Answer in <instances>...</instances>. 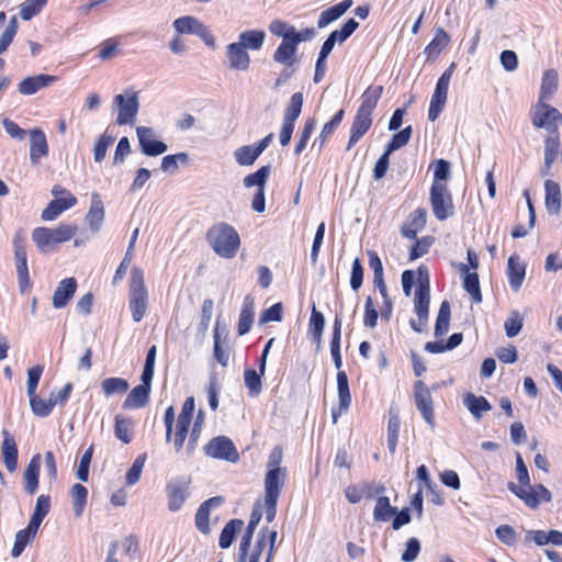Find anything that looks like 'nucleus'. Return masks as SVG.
Listing matches in <instances>:
<instances>
[{"instance_id": "41", "label": "nucleus", "mask_w": 562, "mask_h": 562, "mask_svg": "<svg viewBox=\"0 0 562 562\" xmlns=\"http://www.w3.org/2000/svg\"><path fill=\"white\" fill-rule=\"evenodd\" d=\"M134 422L120 415L115 416L114 435L124 442L130 443L133 440Z\"/></svg>"}, {"instance_id": "4", "label": "nucleus", "mask_w": 562, "mask_h": 562, "mask_svg": "<svg viewBox=\"0 0 562 562\" xmlns=\"http://www.w3.org/2000/svg\"><path fill=\"white\" fill-rule=\"evenodd\" d=\"M430 205L438 221H445L453 215L452 195L447 184L432 183L430 188Z\"/></svg>"}, {"instance_id": "33", "label": "nucleus", "mask_w": 562, "mask_h": 562, "mask_svg": "<svg viewBox=\"0 0 562 562\" xmlns=\"http://www.w3.org/2000/svg\"><path fill=\"white\" fill-rule=\"evenodd\" d=\"M463 403L465 407L469 409L471 415L476 419L480 420L483 416V413L488 412L492 409L491 404L484 396H477L473 393H468L464 396Z\"/></svg>"}, {"instance_id": "60", "label": "nucleus", "mask_w": 562, "mask_h": 562, "mask_svg": "<svg viewBox=\"0 0 562 562\" xmlns=\"http://www.w3.org/2000/svg\"><path fill=\"white\" fill-rule=\"evenodd\" d=\"M114 143V137L104 133L101 135L94 144L93 147V158L94 161L100 162L104 159L108 148Z\"/></svg>"}, {"instance_id": "20", "label": "nucleus", "mask_w": 562, "mask_h": 562, "mask_svg": "<svg viewBox=\"0 0 562 562\" xmlns=\"http://www.w3.org/2000/svg\"><path fill=\"white\" fill-rule=\"evenodd\" d=\"M226 54L232 69L245 71L249 68L250 56L238 43L229 44Z\"/></svg>"}, {"instance_id": "11", "label": "nucleus", "mask_w": 562, "mask_h": 562, "mask_svg": "<svg viewBox=\"0 0 562 562\" xmlns=\"http://www.w3.org/2000/svg\"><path fill=\"white\" fill-rule=\"evenodd\" d=\"M338 408H333L331 419L336 424L341 414H346L351 405V394L348 378L345 371L337 373Z\"/></svg>"}, {"instance_id": "14", "label": "nucleus", "mask_w": 562, "mask_h": 562, "mask_svg": "<svg viewBox=\"0 0 562 562\" xmlns=\"http://www.w3.org/2000/svg\"><path fill=\"white\" fill-rule=\"evenodd\" d=\"M1 445L2 461L9 472H14L18 467V447L14 437L7 430H2Z\"/></svg>"}, {"instance_id": "58", "label": "nucleus", "mask_w": 562, "mask_h": 562, "mask_svg": "<svg viewBox=\"0 0 562 562\" xmlns=\"http://www.w3.org/2000/svg\"><path fill=\"white\" fill-rule=\"evenodd\" d=\"M189 155L187 153H178L176 155H167L161 160V170L173 173L178 170L179 164H187Z\"/></svg>"}, {"instance_id": "50", "label": "nucleus", "mask_w": 562, "mask_h": 562, "mask_svg": "<svg viewBox=\"0 0 562 562\" xmlns=\"http://www.w3.org/2000/svg\"><path fill=\"white\" fill-rule=\"evenodd\" d=\"M302 106H303V93L295 92L291 97L290 103L288 104V106L285 109L283 122L295 126V121L301 114Z\"/></svg>"}, {"instance_id": "23", "label": "nucleus", "mask_w": 562, "mask_h": 562, "mask_svg": "<svg viewBox=\"0 0 562 562\" xmlns=\"http://www.w3.org/2000/svg\"><path fill=\"white\" fill-rule=\"evenodd\" d=\"M372 117L361 113H356L351 128L347 150H350L355 144L370 130Z\"/></svg>"}, {"instance_id": "31", "label": "nucleus", "mask_w": 562, "mask_h": 562, "mask_svg": "<svg viewBox=\"0 0 562 562\" xmlns=\"http://www.w3.org/2000/svg\"><path fill=\"white\" fill-rule=\"evenodd\" d=\"M41 470V457L35 454L24 471L25 491L33 495L38 487V474Z\"/></svg>"}, {"instance_id": "3", "label": "nucleus", "mask_w": 562, "mask_h": 562, "mask_svg": "<svg viewBox=\"0 0 562 562\" xmlns=\"http://www.w3.org/2000/svg\"><path fill=\"white\" fill-rule=\"evenodd\" d=\"M77 231L78 227L75 224H60L55 228L37 227L32 233V239L41 251H46L54 244L70 240Z\"/></svg>"}, {"instance_id": "30", "label": "nucleus", "mask_w": 562, "mask_h": 562, "mask_svg": "<svg viewBox=\"0 0 562 562\" xmlns=\"http://www.w3.org/2000/svg\"><path fill=\"white\" fill-rule=\"evenodd\" d=\"M150 390L143 385L135 386L126 396L122 407L124 409H137L145 407L149 402Z\"/></svg>"}, {"instance_id": "56", "label": "nucleus", "mask_w": 562, "mask_h": 562, "mask_svg": "<svg viewBox=\"0 0 562 562\" xmlns=\"http://www.w3.org/2000/svg\"><path fill=\"white\" fill-rule=\"evenodd\" d=\"M258 526V522L254 520L248 521V526L246 528L245 533L241 537V541L239 544V559L238 562H246V557L248 555V550L251 544V539L255 533V530Z\"/></svg>"}, {"instance_id": "13", "label": "nucleus", "mask_w": 562, "mask_h": 562, "mask_svg": "<svg viewBox=\"0 0 562 562\" xmlns=\"http://www.w3.org/2000/svg\"><path fill=\"white\" fill-rule=\"evenodd\" d=\"M286 470L267 471L265 476V499L278 501L284 486Z\"/></svg>"}, {"instance_id": "16", "label": "nucleus", "mask_w": 562, "mask_h": 562, "mask_svg": "<svg viewBox=\"0 0 562 562\" xmlns=\"http://www.w3.org/2000/svg\"><path fill=\"white\" fill-rule=\"evenodd\" d=\"M448 83H446V80H438L434 94L431 97L429 110H428V119L429 121L434 122L438 119L440 113L442 112L445 104L447 102V94L449 89Z\"/></svg>"}, {"instance_id": "49", "label": "nucleus", "mask_w": 562, "mask_h": 562, "mask_svg": "<svg viewBox=\"0 0 562 562\" xmlns=\"http://www.w3.org/2000/svg\"><path fill=\"white\" fill-rule=\"evenodd\" d=\"M50 510V497L48 495H40L36 499L34 513L30 519V524L40 528L43 519Z\"/></svg>"}, {"instance_id": "36", "label": "nucleus", "mask_w": 562, "mask_h": 562, "mask_svg": "<svg viewBox=\"0 0 562 562\" xmlns=\"http://www.w3.org/2000/svg\"><path fill=\"white\" fill-rule=\"evenodd\" d=\"M559 87V76L555 69H548L543 72L540 88L539 101L550 100Z\"/></svg>"}, {"instance_id": "51", "label": "nucleus", "mask_w": 562, "mask_h": 562, "mask_svg": "<svg viewBox=\"0 0 562 562\" xmlns=\"http://www.w3.org/2000/svg\"><path fill=\"white\" fill-rule=\"evenodd\" d=\"M260 156L255 145H245L234 151L235 161L239 166H251Z\"/></svg>"}, {"instance_id": "54", "label": "nucleus", "mask_w": 562, "mask_h": 562, "mask_svg": "<svg viewBox=\"0 0 562 562\" xmlns=\"http://www.w3.org/2000/svg\"><path fill=\"white\" fill-rule=\"evenodd\" d=\"M412 132V126L408 125L398 133L394 134L392 139L387 143L385 151H387V154H391L400 149L401 147L405 146L409 142Z\"/></svg>"}, {"instance_id": "27", "label": "nucleus", "mask_w": 562, "mask_h": 562, "mask_svg": "<svg viewBox=\"0 0 562 562\" xmlns=\"http://www.w3.org/2000/svg\"><path fill=\"white\" fill-rule=\"evenodd\" d=\"M459 271L463 274V288L471 295L475 303L482 301L479 276L476 272H470L465 263L459 265Z\"/></svg>"}, {"instance_id": "64", "label": "nucleus", "mask_w": 562, "mask_h": 562, "mask_svg": "<svg viewBox=\"0 0 562 562\" xmlns=\"http://www.w3.org/2000/svg\"><path fill=\"white\" fill-rule=\"evenodd\" d=\"M507 337H516L522 328V317L517 311H513L504 324Z\"/></svg>"}, {"instance_id": "7", "label": "nucleus", "mask_w": 562, "mask_h": 562, "mask_svg": "<svg viewBox=\"0 0 562 562\" xmlns=\"http://www.w3.org/2000/svg\"><path fill=\"white\" fill-rule=\"evenodd\" d=\"M114 104L119 108L116 123L119 125L133 124L139 109L137 93L125 91L124 94H117L114 98Z\"/></svg>"}, {"instance_id": "55", "label": "nucleus", "mask_w": 562, "mask_h": 562, "mask_svg": "<svg viewBox=\"0 0 562 562\" xmlns=\"http://www.w3.org/2000/svg\"><path fill=\"white\" fill-rule=\"evenodd\" d=\"M258 526V522L254 520L248 521V526L246 528L245 533L241 537V541L239 544V559L238 562H246V557L248 555V550L251 544V539L255 533V530Z\"/></svg>"}, {"instance_id": "37", "label": "nucleus", "mask_w": 562, "mask_h": 562, "mask_svg": "<svg viewBox=\"0 0 562 562\" xmlns=\"http://www.w3.org/2000/svg\"><path fill=\"white\" fill-rule=\"evenodd\" d=\"M401 422L398 417L397 409L390 408L389 411V422H387V448L391 453H394L396 450L398 435H400Z\"/></svg>"}, {"instance_id": "29", "label": "nucleus", "mask_w": 562, "mask_h": 562, "mask_svg": "<svg viewBox=\"0 0 562 562\" xmlns=\"http://www.w3.org/2000/svg\"><path fill=\"white\" fill-rule=\"evenodd\" d=\"M382 86H370L361 95V104L357 112L371 116L382 95Z\"/></svg>"}, {"instance_id": "24", "label": "nucleus", "mask_w": 562, "mask_h": 562, "mask_svg": "<svg viewBox=\"0 0 562 562\" xmlns=\"http://www.w3.org/2000/svg\"><path fill=\"white\" fill-rule=\"evenodd\" d=\"M173 27L179 34H196L200 37L206 35V27L194 16H181L173 22Z\"/></svg>"}, {"instance_id": "44", "label": "nucleus", "mask_w": 562, "mask_h": 562, "mask_svg": "<svg viewBox=\"0 0 562 562\" xmlns=\"http://www.w3.org/2000/svg\"><path fill=\"white\" fill-rule=\"evenodd\" d=\"M243 526H244V521L240 519L229 520L225 525V527L223 528V530L221 532L220 540H218L220 547L222 549L229 548L236 537V533L241 530Z\"/></svg>"}, {"instance_id": "26", "label": "nucleus", "mask_w": 562, "mask_h": 562, "mask_svg": "<svg viewBox=\"0 0 562 562\" xmlns=\"http://www.w3.org/2000/svg\"><path fill=\"white\" fill-rule=\"evenodd\" d=\"M14 257H15V268H16L19 288H20V291L22 293H24L31 286L29 269H27V261H26V249L18 248V250L14 251Z\"/></svg>"}, {"instance_id": "15", "label": "nucleus", "mask_w": 562, "mask_h": 562, "mask_svg": "<svg viewBox=\"0 0 562 562\" xmlns=\"http://www.w3.org/2000/svg\"><path fill=\"white\" fill-rule=\"evenodd\" d=\"M30 135V159L32 164H38L42 157L48 154V144L45 133L41 128H33L29 132Z\"/></svg>"}, {"instance_id": "45", "label": "nucleus", "mask_w": 562, "mask_h": 562, "mask_svg": "<svg viewBox=\"0 0 562 562\" xmlns=\"http://www.w3.org/2000/svg\"><path fill=\"white\" fill-rule=\"evenodd\" d=\"M103 394L109 397L115 394H124L128 391L130 384L123 378H106L101 382Z\"/></svg>"}, {"instance_id": "18", "label": "nucleus", "mask_w": 562, "mask_h": 562, "mask_svg": "<svg viewBox=\"0 0 562 562\" xmlns=\"http://www.w3.org/2000/svg\"><path fill=\"white\" fill-rule=\"evenodd\" d=\"M427 220V212L425 209H417L413 213H411L407 221L403 224L401 228V233L404 237L415 239L417 233L420 232L425 225Z\"/></svg>"}, {"instance_id": "53", "label": "nucleus", "mask_w": 562, "mask_h": 562, "mask_svg": "<svg viewBox=\"0 0 562 562\" xmlns=\"http://www.w3.org/2000/svg\"><path fill=\"white\" fill-rule=\"evenodd\" d=\"M87 497L88 490L83 485L77 483L71 487L74 512L77 517L82 515L85 505L87 503Z\"/></svg>"}, {"instance_id": "9", "label": "nucleus", "mask_w": 562, "mask_h": 562, "mask_svg": "<svg viewBox=\"0 0 562 562\" xmlns=\"http://www.w3.org/2000/svg\"><path fill=\"white\" fill-rule=\"evenodd\" d=\"M414 401L425 422L435 426L434 401L430 390L423 381L415 382Z\"/></svg>"}, {"instance_id": "38", "label": "nucleus", "mask_w": 562, "mask_h": 562, "mask_svg": "<svg viewBox=\"0 0 562 562\" xmlns=\"http://www.w3.org/2000/svg\"><path fill=\"white\" fill-rule=\"evenodd\" d=\"M266 33L263 31L250 30L241 32L238 35V44L245 49L259 50L265 42Z\"/></svg>"}, {"instance_id": "1", "label": "nucleus", "mask_w": 562, "mask_h": 562, "mask_svg": "<svg viewBox=\"0 0 562 562\" xmlns=\"http://www.w3.org/2000/svg\"><path fill=\"white\" fill-rule=\"evenodd\" d=\"M206 240L213 251L225 259H233L240 248L238 232L229 224H214L206 233Z\"/></svg>"}, {"instance_id": "19", "label": "nucleus", "mask_w": 562, "mask_h": 562, "mask_svg": "<svg viewBox=\"0 0 562 562\" xmlns=\"http://www.w3.org/2000/svg\"><path fill=\"white\" fill-rule=\"evenodd\" d=\"M104 206L99 193H92L86 221L92 232H99L104 220Z\"/></svg>"}, {"instance_id": "2", "label": "nucleus", "mask_w": 562, "mask_h": 562, "mask_svg": "<svg viewBox=\"0 0 562 562\" xmlns=\"http://www.w3.org/2000/svg\"><path fill=\"white\" fill-rule=\"evenodd\" d=\"M148 293L145 286L144 272L140 268L134 267L131 272L128 305L133 321L138 323L146 314Z\"/></svg>"}, {"instance_id": "46", "label": "nucleus", "mask_w": 562, "mask_h": 562, "mask_svg": "<svg viewBox=\"0 0 562 562\" xmlns=\"http://www.w3.org/2000/svg\"><path fill=\"white\" fill-rule=\"evenodd\" d=\"M270 171L269 165L262 166L256 172L246 176L243 183L246 188L257 187V190H265Z\"/></svg>"}, {"instance_id": "8", "label": "nucleus", "mask_w": 562, "mask_h": 562, "mask_svg": "<svg viewBox=\"0 0 562 562\" xmlns=\"http://www.w3.org/2000/svg\"><path fill=\"white\" fill-rule=\"evenodd\" d=\"M418 288L415 291L414 310L419 318L428 321L429 303H430V289L428 272L424 268L418 269Z\"/></svg>"}, {"instance_id": "43", "label": "nucleus", "mask_w": 562, "mask_h": 562, "mask_svg": "<svg viewBox=\"0 0 562 562\" xmlns=\"http://www.w3.org/2000/svg\"><path fill=\"white\" fill-rule=\"evenodd\" d=\"M560 147V137L558 134H551L544 139V173H549L552 164L558 157Z\"/></svg>"}, {"instance_id": "12", "label": "nucleus", "mask_w": 562, "mask_h": 562, "mask_svg": "<svg viewBox=\"0 0 562 562\" xmlns=\"http://www.w3.org/2000/svg\"><path fill=\"white\" fill-rule=\"evenodd\" d=\"M57 81L56 76L40 74L24 78L18 86V91L23 95L35 94L38 90L49 87Z\"/></svg>"}, {"instance_id": "57", "label": "nucleus", "mask_w": 562, "mask_h": 562, "mask_svg": "<svg viewBox=\"0 0 562 562\" xmlns=\"http://www.w3.org/2000/svg\"><path fill=\"white\" fill-rule=\"evenodd\" d=\"M258 526V522L254 520L248 521V526L246 528L245 533L241 537V541L239 544V559L238 562H246V557L248 555V550L251 544V539L255 533V530Z\"/></svg>"}, {"instance_id": "63", "label": "nucleus", "mask_w": 562, "mask_h": 562, "mask_svg": "<svg viewBox=\"0 0 562 562\" xmlns=\"http://www.w3.org/2000/svg\"><path fill=\"white\" fill-rule=\"evenodd\" d=\"M146 461V454L143 453L136 458L132 467L126 473V485L132 486L136 484L142 475V471Z\"/></svg>"}, {"instance_id": "47", "label": "nucleus", "mask_w": 562, "mask_h": 562, "mask_svg": "<svg viewBox=\"0 0 562 562\" xmlns=\"http://www.w3.org/2000/svg\"><path fill=\"white\" fill-rule=\"evenodd\" d=\"M395 514L396 507L391 506L389 497L379 496L376 498L375 507L373 509V519L375 521H386Z\"/></svg>"}, {"instance_id": "34", "label": "nucleus", "mask_w": 562, "mask_h": 562, "mask_svg": "<svg viewBox=\"0 0 562 562\" xmlns=\"http://www.w3.org/2000/svg\"><path fill=\"white\" fill-rule=\"evenodd\" d=\"M38 529L40 528H37L34 525L29 522V525L25 529H22L16 532L14 544H13V548L11 551V555L13 558H18L22 554L25 547L34 539Z\"/></svg>"}, {"instance_id": "59", "label": "nucleus", "mask_w": 562, "mask_h": 562, "mask_svg": "<svg viewBox=\"0 0 562 562\" xmlns=\"http://www.w3.org/2000/svg\"><path fill=\"white\" fill-rule=\"evenodd\" d=\"M295 27L286 22H283L281 20H273L269 25V31L278 36L281 37L282 41H290L292 40L293 33Z\"/></svg>"}, {"instance_id": "25", "label": "nucleus", "mask_w": 562, "mask_h": 562, "mask_svg": "<svg viewBox=\"0 0 562 562\" xmlns=\"http://www.w3.org/2000/svg\"><path fill=\"white\" fill-rule=\"evenodd\" d=\"M297 46L290 41H282L273 54V60L285 67H292L296 63Z\"/></svg>"}, {"instance_id": "40", "label": "nucleus", "mask_w": 562, "mask_h": 562, "mask_svg": "<svg viewBox=\"0 0 562 562\" xmlns=\"http://www.w3.org/2000/svg\"><path fill=\"white\" fill-rule=\"evenodd\" d=\"M254 299L246 296L238 321V334H247L254 322Z\"/></svg>"}, {"instance_id": "28", "label": "nucleus", "mask_w": 562, "mask_h": 562, "mask_svg": "<svg viewBox=\"0 0 562 562\" xmlns=\"http://www.w3.org/2000/svg\"><path fill=\"white\" fill-rule=\"evenodd\" d=\"M546 190V209L549 214L558 215L561 212V189L559 183L547 180L544 182Z\"/></svg>"}, {"instance_id": "17", "label": "nucleus", "mask_w": 562, "mask_h": 562, "mask_svg": "<svg viewBox=\"0 0 562 562\" xmlns=\"http://www.w3.org/2000/svg\"><path fill=\"white\" fill-rule=\"evenodd\" d=\"M76 290L77 281L75 278H66L61 280L53 294V306L55 308L65 307L74 296Z\"/></svg>"}, {"instance_id": "62", "label": "nucleus", "mask_w": 562, "mask_h": 562, "mask_svg": "<svg viewBox=\"0 0 562 562\" xmlns=\"http://www.w3.org/2000/svg\"><path fill=\"white\" fill-rule=\"evenodd\" d=\"M30 406L34 415L46 417L54 408L53 403L48 400L38 397L37 395L30 397Z\"/></svg>"}, {"instance_id": "48", "label": "nucleus", "mask_w": 562, "mask_h": 562, "mask_svg": "<svg viewBox=\"0 0 562 562\" xmlns=\"http://www.w3.org/2000/svg\"><path fill=\"white\" fill-rule=\"evenodd\" d=\"M449 41V35L442 29H438L432 41L426 46L425 54L428 58L437 57L448 45Z\"/></svg>"}, {"instance_id": "5", "label": "nucleus", "mask_w": 562, "mask_h": 562, "mask_svg": "<svg viewBox=\"0 0 562 562\" xmlns=\"http://www.w3.org/2000/svg\"><path fill=\"white\" fill-rule=\"evenodd\" d=\"M562 123V115L554 106L538 101L535 106L532 124L538 128H544L550 134H558L559 125Z\"/></svg>"}, {"instance_id": "32", "label": "nucleus", "mask_w": 562, "mask_h": 562, "mask_svg": "<svg viewBox=\"0 0 562 562\" xmlns=\"http://www.w3.org/2000/svg\"><path fill=\"white\" fill-rule=\"evenodd\" d=\"M352 0H344L327 10L323 11L317 21L318 29H324L331 22L338 20L352 5Z\"/></svg>"}, {"instance_id": "21", "label": "nucleus", "mask_w": 562, "mask_h": 562, "mask_svg": "<svg viewBox=\"0 0 562 562\" xmlns=\"http://www.w3.org/2000/svg\"><path fill=\"white\" fill-rule=\"evenodd\" d=\"M77 203V199L72 194H68L67 198H58L48 203V205L42 212V220L54 221L65 210L72 207Z\"/></svg>"}, {"instance_id": "10", "label": "nucleus", "mask_w": 562, "mask_h": 562, "mask_svg": "<svg viewBox=\"0 0 562 562\" xmlns=\"http://www.w3.org/2000/svg\"><path fill=\"white\" fill-rule=\"evenodd\" d=\"M136 135L142 153L146 156H159L168 149L166 143L154 138V132L150 127L138 126L136 128Z\"/></svg>"}, {"instance_id": "35", "label": "nucleus", "mask_w": 562, "mask_h": 562, "mask_svg": "<svg viewBox=\"0 0 562 562\" xmlns=\"http://www.w3.org/2000/svg\"><path fill=\"white\" fill-rule=\"evenodd\" d=\"M507 276L510 288L518 291L525 279V266L515 256H510L508 259Z\"/></svg>"}, {"instance_id": "22", "label": "nucleus", "mask_w": 562, "mask_h": 562, "mask_svg": "<svg viewBox=\"0 0 562 562\" xmlns=\"http://www.w3.org/2000/svg\"><path fill=\"white\" fill-rule=\"evenodd\" d=\"M508 490L521 499L525 505L531 509L537 508L540 505V496L536 490V485L522 486L509 482L507 485Z\"/></svg>"}, {"instance_id": "6", "label": "nucleus", "mask_w": 562, "mask_h": 562, "mask_svg": "<svg viewBox=\"0 0 562 562\" xmlns=\"http://www.w3.org/2000/svg\"><path fill=\"white\" fill-rule=\"evenodd\" d=\"M203 449L205 454L213 459L226 460L232 463H236L239 460L237 449L226 436H217L211 439Z\"/></svg>"}, {"instance_id": "39", "label": "nucleus", "mask_w": 562, "mask_h": 562, "mask_svg": "<svg viewBox=\"0 0 562 562\" xmlns=\"http://www.w3.org/2000/svg\"><path fill=\"white\" fill-rule=\"evenodd\" d=\"M168 508L171 512H176L181 508L186 499L188 498V487L184 485L168 484Z\"/></svg>"}, {"instance_id": "52", "label": "nucleus", "mask_w": 562, "mask_h": 562, "mask_svg": "<svg viewBox=\"0 0 562 562\" xmlns=\"http://www.w3.org/2000/svg\"><path fill=\"white\" fill-rule=\"evenodd\" d=\"M450 322V305L447 301H443L440 305L438 316L435 324V336L441 337L449 330Z\"/></svg>"}, {"instance_id": "42", "label": "nucleus", "mask_w": 562, "mask_h": 562, "mask_svg": "<svg viewBox=\"0 0 562 562\" xmlns=\"http://www.w3.org/2000/svg\"><path fill=\"white\" fill-rule=\"evenodd\" d=\"M340 334H341V319L336 315L334 321L333 337L330 341V353L335 363V368L340 371L342 366L340 355Z\"/></svg>"}, {"instance_id": "61", "label": "nucleus", "mask_w": 562, "mask_h": 562, "mask_svg": "<svg viewBox=\"0 0 562 562\" xmlns=\"http://www.w3.org/2000/svg\"><path fill=\"white\" fill-rule=\"evenodd\" d=\"M316 126V121L314 117H310L305 121L303 130L300 135V139L294 148V154L300 155L306 147L307 142L314 132Z\"/></svg>"}]
</instances>
